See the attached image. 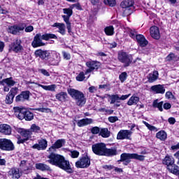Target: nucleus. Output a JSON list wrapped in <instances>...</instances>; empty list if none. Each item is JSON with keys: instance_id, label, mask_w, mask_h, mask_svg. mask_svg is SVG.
Masks as SVG:
<instances>
[{"instance_id": "nucleus-43", "label": "nucleus", "mask_w": 179, "mask_h": 179, "mask_svg": "<svg viewBox=\"0 0 179 179\" xmlns=\"http://www.w3.org/2000/svg\"><path fill=\"white\" fill-rule=\"evenodd\" d=\"M109 97L111 100L110 104H114L115 101L120 103V101H118V100H120V96H118V94L109 95Z\"/></svg>"}, {"instance_id": "nucleus-62", "label": "nucleus", "mask_w": 179, "mask_h": 179, "mask_svg": "<svg viewBox=\"0 0 179 179\" xmlns=\"http://www.w3.org/2000/svg\"><path fill=\"white\" fill-rule=\"evenodd\" d=\"M103 169L105 170H113V169H115V167L113 165H104Z\"/></svg>"}, {"instance_id": "nucleus-6", "label": "nucleus", "mask_w": 179, "mask_h": 179, "mask_svg": "<svg viewBox=\"0 0 179 179\" xmlns=\"http://www.w3.org/2000/svg\"><path fill=\"white\" fill-rule=\"evenodd\" d=\"M117 59L119 62L123 64L124 68L129 66V65L132 64V61H134L132 55H128V53L125 52H120L117 55Z\"/></svg>"}, {"instance_id": "nucleus-23", "label": "nucleus", "mask_w": 179, "mask_h": 179, "mask_svg": "<svg viewBox=\"0 0 179 179\" xmlns=\"http://www.w3.org/2000/svg\"><path fill=\"white\" fill-rule=\"evenodd\" d=\"M150 33L152 38H155V40H159V38H160V31H159V27L156 26L151 27Z\"/></svg>"}, {"instance_id": "nucleus-1", "label": "nucleus", "mask_w": 179, "mask_h": 179, "mask_svg": "<svg viewBox=\"0 0 179 179\" xmlns=\"http://www.w3.org/2000/svg\"><path fill=\"white\" fill-rule=\"evenodd\" d=\"M47 162L52 164V166H56V167H59L62 170H64L68 174H73V169L71 166V163L65 159V157L59 154H55L54 152H51L48 156Z\"/></svg>"}, {"instance_id": "nucleus-55", "label": "nucleus", "mask_w": 179, "mask_h": 179, "mask_svg": "<svg viewBox=\"0 0 179 179\" xmlns=\"http://www.w3.org/2000/svg\"><path fill=\"white\" fill-rule=\"evenodd\" d=\"M109 122H116V121H118V117L117 116H110L108 118Z\"/></svg>"}, {"instance_id": "nucleus-47", "label": "nucleus", "mask_w": 179, "mask_h": 179, "mask_svg": "<svg viewBox=\"0 0 179 179\" xmlns=\"http://www.w3.org/2000/svg\"><path fill=\"white\" fill-rule=\"evenodd\" d=\"M129 35L131 38H136V36H138V32L134 29H129Z\"/></svg>"}, {"instance_id": "nucleus-28", "label": "nucleus", "mask_w": 179, "mask_h": 179, "mask_svg": "<svg viewBox=\"0 0 179 179\" xmlns=\"http://www.w3.org/2000/svg\"><path fill=\"white\" fill-rule=\"evenodd\" d=\"M31 83L37 85V86H38L39 87H42V89H43L44 90H48L49 92H55V89H57V85L55 84H52L50 85H43L34 82H31Z\"/></svg>"}, {"instance_id": "nucleus-60", "label": "nucleus", "mask_w": 179, "mask_h": 179, "mask_svg": "<svg viewBox=\"0 0 179 179\" xmlns=\"http://www.w3.org/2000/svg\"><path fill=\"white\" fill-rule=\"evenodd\" d=\"M26 141H27V138H22L20 137H18L17 143L18 145H20V143H24V142H26Z\"/></svg>"}, {"instance_id": "nucleus-2", "label": "nucleus", "mask_w": 179, "mask_h": 179, "mask_svg": "<svg viewBox=\"0 0 179 179\" xmlns=\"http://www.w3.org/2000/svg\"><path fill=\"white\" fill-rule=\"evenodd\" d=\"M13 110L14 114L18 120H25V121H33L34 120V114L27 109L15 106Z\"/></svg>"}, {"instance_id": "nucleus-35", "label": "nucleus", "mask_w": 179, "mask_h": 179, "mask_svg": "<svg viewBox=\"0 0 179 179\" xmlns=\"http://www.w3.org/2000/svg\"><path fill=\"white\" fill-rule=\"evenodd\" d=\"M99 135L102 136V138H110V135H111V132L108 131L107 128L101 129Z\"/></svg>"}, {"instance_id": "nucleus-20", "label": "nucleus", "mask_w": 179, "mask_h": 179, "mask_svg": "<svg viewBox=\"0 0 179 179\" xmlns=\"http://www.w3.org/2000/svg\"><path fill=\"white\" fill-rule=\"evenodd\" d=\"M20 169L24 174H30L31 173V166H27V161L26 160L21 161Z\"/></svg>"}, {"instance_id": "nucleus-22", "label": "nucleus", "mask_w": 179, "mask_h": 179, "mask_svg": "<svg viewBox=\"0 0 179 179\" xmlns=\"http://www.w3.org/2000/svg\"><path fill=\"white\" fill-rule=\"evenodd\" d=\"M163 164L166 166L167 170L174 165V158L171 156L166 155L162 161Z\"/></svg>"}, {"instance_id": "nucleus-48", "label": "nucleus", "mask_w": 179, "mask_h": 179, "mask_svg": "<svg viewBox=\"0 0 179 179\" xmlns=\"http://www.w3.org/2000/svg\"><path fill=\"white\" fill-rule=\"evenodd\" d=\"M53 62L52 63V65H58L59 64V57H58V55L57 53H55L53 55Z\"/></svg>"}, {"instance_id": "nucleus-53", "label": "nucleus", "mask_w": 179, "mask_h": 179, "mask_svg": "<svg viewBox=\"0 0 179 179\" xmlns=\"http://www.w3.org/2000/svg\"><path fill=\"white\" fill-rule=\"evenodd\" d=\"M62 17L64 19V21L66 24V26L71 24V22H69V19L71 18V17L68 15H62Z\"/></svg>"}, {"instance_id": "nucleus-61", "label": "nucleus", "mask_w": 179, "mask_h": 179, "mask_svg": "<svg viewBox=\"0 0 179 179\" xmlns=\"http://www.w3.org/2000/svg\"><path fill=\"white\" fill-rule=\"evenodd\" d=\"M33 30H34V28L31 25L28 26L25 28L26 33H30V32L33 31Z\"/></svg>"}, {"instance_id": "nucleus-56", "label": "nucleus", "mask_w": 179, "mask_h": 179, "mask_svg": "<svg viewBox=\"0 0 179 179\" xmlns=\"http://www.w3.org/2000/svg\"><path fill=\"white\" fill-rule=\"evenodd\" d=\"M71 157H73V159H76V157H79V152L76 150L71 151Z\"/></svg>"}, {"instance_id": "nucleus-7", "label": "nucleus", "mask_w": 179, "mask_h": 179, "mask_svg": "<svg viewBox=\"0 0 179 179\" xmlns=\"http://www.w3.org/2000/svg\"><path fill=\"white\" fill-rule=\"evenodd\" d=\"M0 149L1 150L12 151L15 150V145L12 141L6 138H0Z\"/></svg>"}, {"instance_id": "nucleus-42", "label": "nucleus", "mask_w": 179, "mask_h": 179, "mask_svg": "<svg viewBox=\"0 0 179 179\" xmlns=\"http://www.w3.org/2000/svg\"><path fill=\"white\" fill-rule=\"evenodd\" d=\"M105 33L106 36H113V34H114V27H113V26L106 27Z\"/></svg>"}, {"instance_id": "nucleus-30", "label": "nucleus", "mask_w": 179, "mask_h": 179, "mask_svg": "<svg viewBox=\"0 0 179 179\" xmlns=\"http://www.w3.org/2000/svg\"><path fill=\"white\" fill-rule=\"evenodd\" d=\"M117 148H107V147H105V152L103 154V156H117Z\"/></svg>"}, {"instance_id": "nucleus-32", "label": "nucleus", "mask_w": 179, "mask_h": 179, "mask_svg": "<svg viewBox=\"0 0 179 179\" xmlns=\"http://www.w3.org/2000/svg\"><path fill=\"white\" fill-rule=\"evenodd\" d=\"M55 98L59 101H65L68 98V94L65 92H61L55 95Z\"/></svg>"}, {"instance_id": "nucleus-51", "label": "nucleus", "mask_w": 179, "mask_h": 179, "mask_svg": "<svg viewBox=\"0 0 179 179\" xmlns=\"http://www.w3.org/2000/svg\"><path fill=\"white\" fill-rule=\"evenodd\" d=\"M127 76L128 74L127 73V72H123L120 75L119 78L121 82H125V80H127Z\"/></svg>"}, {"instance_id": "nucleus-9", "label": "nucleus", "mask_w": 179, "mask_h": 179, "mask_svg": "<svg viewBox=\"0 0 179 179\" xmlns=\"http://www.w3.org/2000/svg\"><path fill=\"white\" fill-rule=\"evenodd\" d=\"M90 166V158L89 157H83L76 162L77 169H87Z\"/></svg>"}, {"instance_id": "nucleus-37", "label": "nucleus", "mask_w": 179, "mask_h": 179, "mask_svg": "<svg viewBox=\"0 0 179 179\" xmlns=\"http://www.w3.org/2000/svg\"><path fill=\"white\" fill-rule=\"evenodd\" d=\"M154 108H158L159 111H163V101L159 102V99H156L152 103Z\"/></svg>"}, {"instance_id": "nucleus-12", "label": "nucleus", "mask_w": 179, "mask_h": 179, "mask_svg": "<svg viewBox=\"0 0 179 179\" xmlns=\"http://www.w3.org/2000/svg\"><path fill=\"white\" fill-rule=\"evenodd\" d=\"M19 89L16 87H12L8 92V94L6 96V104H12L13 103V99H15V96L17 94V91Z\"/></svg>"}, {"instance_id": "nucleus-19", "label": "nucleus", "mask_w": 179, "mask_h": 179, "mask_svg": "<svg viewBox=\"0 0 179 179\" xmlns=\"http://www.w3.org/2000/svg\"><path fill=\"white\" fill-rule=\"evenodd\" d=\"M35 56L37 57L41 58V59H47L48 57H50V52L48 50H43L41 49L37 50L34 52Z\"/></svg>"}, {"instance_id": "nucleus-40", "label": "nucleus", "mask_w": 179, "mask_h": 179, "mask_svg": "<svg viewBox=\"0 0 179 179\" xmlns=\"http://www.w3.org/2000/svg\"><path fill=\"white\" fill-rule=\"evenodd\" d=\"M32 134H33V133H31L30 129L29 130H22L21 131L22 136H24V138H25V139H27V141H29V138L31 137Z\"/></svg>"}, {"instance_id": "nucleus-50", "label": "nucleus", "mask_w": 179, "mask_h": 179, "mask_svg": "<svg viewBox=\"0 0 179 179\" xmlns=\"http://www.w3.org/2000/svg\"><path fill=\"white\" fill-rule=\"evenodd\" d=\"M100 128L99 127H94L91 129V132L93 135H97V134H100Z\"/></svg>"}, {"instance_id": "nucleus-39", "label": "nucleus", "mask_w": 179, "mask_h": 179, "mask_svg": "<svg viewBox=\"0 0 179 179\" xmlns=\"http://www.w3.org/2000/svg\"><path fill=\"white\" fill-rule=\"evenodd\" d=\"M169 172L174 174L175 176H179V167L176 164H173L172 167L169 168Z\"/></svg>"}, {"instance_id": "nucleus-41", "label": "nucleus", "mask_w": 179, "mask_h": 179, "mask_svg": "<svg viewBox=\"0 0 179 179\" xmlns=\"http://www.w3.org/2000/svg\"><path fill=\"white\" fill-rule=\"evenodd\" d=\"M29 131L32 133V132H35L36 134H38V132H40L41 131V129L40 128V127H38V125H36V124H33L31 127Z\"/></svg>"}, {"instance_id": "nucleus-5", "label": "nucleus", "mask_w": 179, "mask_h": 179, "mask_svg": "<svg viewBox=\"0 0 179 179\" xmlns=\"http://www.w3.org/2000/svg\"><path fill=\"white\" fill-rule=\"evenodd\" d=\"M135 2L134 0H124L121 2L120 6L124 9L123 14L124 16H129L134 13L135 7L134 6Z\"/></svg>"}, {"instance_id": "nucleus-26", "label": "nucleus", "mask_w": 179, "mask_h": 179, "mask_svg": "<svg viewBox=\"0 0 179 179\" xmlns=\"http://www.w3.org/2000/svg\"><path fill=\"white\" fill-rule=\"evenodd\" d=\"M0 132L4 135H10L12 134V128L6 124H0Z\"/></svg>"}, {"instance_id": "nucleus-15", "label": "nucleus", "mask_w": 179, "mask_h": 179, "mask_svg": "<svg viewBox=\"0 0 179 179\" xmlns=\"http://www.w3.org/2000/svg\"><path fill=\"white\" fill-rule=\"evenodd\" d=\"M26 27L25 24H22L20 25H14L8 27V32L10 33V34H17V33H20V31H23L24 28Z\"/></svg>"}, {"instance_id": "nucleus-31", "label": "nucleus", "mask_w": 179, "mask_h": 179, "mask_svg": "<svg viewBox=\"0 0 179 179\" xmlns=\"http://www.w3.org/2000/svg\"><path fill=\"white\" fill-rule=\"evenodd\" d=\"M93 123V120L92 119H89V118H85L83 120H80L77 122L78 127H85L86 125H90V124Z\"/></svg>"}, {"instance_id": "nucleus-44", "label": "nucleus", "mask_w": 179, "mask_h": 179, "mask_svg": "<svg viewBox=\"0 0 179 179\" xmlns=\"http://www.w3.org/2000/svg\"><path fill=\"white\" fill-rule=\"evenodd\" d=\"M103 3L111 8H114L117 5V1L115 0H103Z\"/></svg>"}, {"instance_id": "nucleus-63", "label": "nucleus", "mask_w": 179, "mask_h": 179, "mask_svg": "<svg viewBox=\"0 0 179 179\" xmlns=\"http://www.w3.org/2000/svg\"><path fill=\"white\" fill-rule=\"evenodd\" d=\"M88 90L90 93H94V92H97V88L94 86H92L88 88Z\"/></svg>"}, {"instance_id": "nucleus-25", "label": "nucleus", "mask_w": 179, "mask_h": 179, "mask_svg": "<svg viewBox=\"0 0 179 179\" xmlns=\"http://www.w3.org/2000/svg\"><path fill=\"white\" fill-rule=\"evenodd\" d=\"M136 40L139 44L140 47H146L148 44V40H146L145 36L142 34L136 35Z\"/></svg>"}, {"instance_id": "nucleus-64", "label": "nucleus", "mask_w": 179, "mask_h": 179, "mask_svg": "<svg viewBox=\"0 0 179 179\" xmlns=\"http://www.w3.org/2000/svg\"><path fill=\"white\" fill-rule=\"evenodd\" d=\"M129 96H131V94L122 95L121 97L119 96V100H127Z\"/></svg>"}, {"instance_id": "nucleus-33", "label": "nucleus", "mask_w": 179, "mask_h": 179, "mask_svg": "<svg viewBox=\"0 0 179 179\" xmlns=\"http://www.w3.org/2000/svg\"><path fill=\"white\" fill-rule=\"evenodd\" d=\"M159 78V71H154L152 73H150L148 76V81L150 83H153V82L157 80Z\"/></svg>"}, {"instance_id": "nucleus-45", "label": "nucleus", "mask_w": 179, "mask_h": 179, "mask_svg": "<svg viewBox=\"0 0 179 179\" xmlns=\"http://www.w3.org/2000/svg\"><path fill=\"white\" fill-rule=\"evenodd\" d=\"M86 75V73H85L83 71L80 72L77 76H76V80L78 82H83L85 79H86V77L85 76Z\"/></svg>"}, {"instance_id": "nucleus-29", "label": "nucleus", "mask_w": 179, "mask_h": 179, "mask_svg": "<svg viewBox=\"0 0 179 179\" xmlns=\"http://www.w3.org/2000/svg\"><path fill=\"white\" fill-rule=\"evenodd\" d=\"M35 167L37 170H40L41 171H52L51 167L50 166L43 164V163H38L36 164Z\"/></svg>"}, {"instance_id": "nucleus-10", "label": "nucleus", "mask_w": 179, "mask_h": 179, "mask_svg": "<svg viewBox=\"0 0 179 179\" xmlns=\"http://www.w3.org/2000/svg\"><path fill=\"white\" fill-rule=\"evenodd\" d=\"M86 66H87V69L85 71V75H87V73H90L91 72H93V71L99 69L100 68V62L97 61H90L87 62L85 63Z\"/></svg>"}, {"instance_id": "nucleus-13", "label": "nucleus", "mask_w": 179, "mask_h": 179, "mask_svg": "<svg viewBox=\"0 0 179 179\" xmlns=\"http://www.w3.org/2000/svg\"><path fill=\"white\" fill-rule=\"evenodd\" d=\"M31 45L34 48L45 45V43H43V35H41V34H36V36L34 37Z\"/></svg>"}, {"instance_id": "nucleus-57", "label": "nucleus", "mask_w": 179, "mask_h": 179, "mask_svg": "<svg viewBox=\"0 0 179 179\" xmlns=\"http://www.w3.org/2000/svg\"><path fill=\"white\" fill-rule=\"evenodd\" d=\"M39 72H41V73H42V75H44V76H50V73L44 69H40Z\"/></svg>"}, {"instance_id": "nucleus-16", "label": "nucleus", "mask_w": 179, "mask_h": 179, "mask_svg": "<svg viewBox=\"0 0 179 179\" xmlns=\"http://www.w3.org/2000/svg\"><path fill=\"white\" fill-rule=\"evenodd\" d=\"M132 135V131L129 130H120L117 135V139L122 141L124 139H129L131 141V136Z\"/></svg>"}, {"instance_id": "nucleus-58", "label": "nucleus", "mask_w": 179, "mask_h": 179, "mask_svg": "<svg viewBox=\"0 0 179 179\" xmlns=\"http://www.w3.org/2000/svg\"><path fill=\"white\" fill-rule=\"evenodd\" d=\"M62 54L64 59H71V54L66 52H62Z\"/></svg>"}, {"instance_id": "nucleus-11", "label": "nucleus", "mask_w": 179, "mask_h": 179, "mask_svg": "<svg viewBox=\"0 0 179 179\" xmlns=\"http://www.w3.org/2000/svg\"><path fill=\"white\" fill-rule=\"evenodd\" d=\"M10 50L14 52H22L23 51V46L22 45V40L16 39L15 41L12 43L10 45Z\"/></svg>"}, {"instance_id": "nucleus-21", "label": "nucleus", "mask_w": 179, "mask_h": 179, "mask_svg": "<svg viewBox=\"0 0 179 179\" xmlns=\"http://www.w3.org/2000/svg\"><path fill=\"white\" fill-rule=\"evenodd\" d=\"M152 92L156 93L157 94H164L166 89L163 85H157L151 87Z\"/></svg>"}, {"instance_id": "nucleus-54", "label": "nucleus", "mask_w": 179, "mask_h": 179, "mask_svg": "<svg viewBox=\"0 0 179 179\" xmlns=\"http://www.w3.org/2000/svg\"><path fill=\"white\" fill-rule=\"evenodd\" d=\"M90 1L93 6H99V5L101 3V1L100 0H90Z\"/></svg>"}, {"instance_id": "nucleus-17", "label": "nucleus", "mask_w": 179, "mask_h": 179, "mask_svg": "<svg viewBox=\"0 0 179 179\" xmlns=\"http://www.w3.org/2000/svg\"><path fill=\"white\" fill-rule=\"evenodd\" d=\"M30 99V91H23L15 97L16 103H23Z\"/></svg>"}, {"instance_id": "nucleus-3", "label": "nucleus", "mask_w": 179, "mask_h": 179, "mask_svg": "<svg viewBox=\"0 0 179 179\" xmlns=\"http://www.w3.org/2000/svg\"><path fill=\"white\" fill-rule=\"evenodd\" d=\"M68 93L72 99L76 100V103L78 107H83L86 104V97H85L83 92L73 88H70L68 90Z\"/></svg>"}, {"instance_id": "nucleus-36", "label": "nucleus", "mask_w": 179, "mask_h": 179, "mask_svg": "<svg viewBox=\"0 0 179 179\" xmlns=\"http://www.w3.org/2000/svg\"><path fill=\"white\" fill-rule=\"evenodd\" d=\"M156 138L160 141H166L167 139V133L164 131H160L156 134Z\"/></svg>"}, {"instance_id": "nucleus-46", "label": "nucleus", "mask_w": 179, "mask_h": 179, "mask_svg": "<svg viewBox=\"0 0 179 179\" xmlns=\"http://www.w3.org/2000/svg\"><path fill=\"white\" fill-rule=\"evenodd\" d=\"M63 13L71 17L73 15V10L71 8H63Z\"/></svg>"}, {"instance_id": "nucleus-4", "label": "nucleus", "mask_w": 179, "mask_h": 179, "mask_svg": "<svg viewBox=\"0 0 179 179\" xmlns=\"http://www.w3.org/2000/svg\"><path fill=\"white\" fill-rule=\"evenodd\" d=\"M131 159L143 162V160H145V156L139 155L136 153H122L120 155V162H123L124 166H128V164L131 163Z\"/></svg>"}, {"instance_id": "nucleus-34", "label": "nucleus", "mask_w": 179, "mask_h": 179, "mask_svg": "<svg viewBox=\"0 0 179 179\" xmlns=\"http://www.w3.org/2000/svg\"><path fill=\"white\" fill-rule=\"evenodd\" d=\"M139 97L135 95H133L131 97L129 98V101H127V106H134L138 104L139 103Z\"/></svg>"}, {"instance_id": "nucleus-18", "label": "nucleus", "mask_w": 179, "mask_h": 179, "mask_svg": "<svg viewBox=\"0 0 179 179\" xmlns=\"http://www.w3.org/2000/svg\"><path fill=\"white\" fill-rule=\"evenodd\" d=\"M65 145V139H59L48 149V152H55V149H60Z\"/></svg>"}, {"instance_id": "nucleus-59", "label": "nucleus", "mask_w": 179, "mask_h": 179, "mask_svg": "<svg viewBox=\"0 0 179 179\" xmlns=\"http://www.w3.org/2000/svg\"><path fill=\"white\" fill-rule=\"evenodd\" d=\"M176 55L173 53H171L166 57V61H173Z\"/></svg>"}, {"instance_id": "nucleus-49", "label": "nucleus", "mask_w": 179, "mask_h": 179, "mask_svg": "<svg viewBox=\"0 0 179 179\" xmlns=\"http://www.w3.org/2000/svg\"><path fill=\"white\" fill-rule=\"evenodd\" d=\"M59 29V33H60V34H62V36H64L65 34V24L62 23L60 24V26L58 27Z\"/></svg>"}, {"instance_id": "nucleus-27", "label": "nucleus", "mask_w": 179, "mask_h": 179, "mask_svg": "<svg viewBox=\"0 0 179 179\" xmlns=\"http://www.w3.org/2000/svg\"><path fill=\"white\" fill-rule=\"evenodd\" d=\"M0 85H2V86H5V85H6L8 87H12V86H15V85H16V82L13 80L12 77H10L0 81Z\"/></svg>"}, {"instance_id": "nucleus-24", "label": "nucleus", "mask_w": 179, "mask_h": 179, "mask_svg": "<svg viewBox=\"0 0 179 179\" xmlns=\"http://www.w3.org/2000/svg\"><path fill=\"white\" fill-rule=\"evenodd\" d=\"M8 174L11 176V178L19 179L22 177V173H20V171L17 168H12L8 171Z\"/></svg>"}, {"instance_id": "nucleus-52", "label": "nucleus", "mask_w": 179, "mask_h": 179, "mask_svg": "<svg viewBox=\"0 0 179 179\" xmlns=\"http://www.w3.org/2000/svg\"><path fill=\"white\" fill-rule=\"evenodd\" d=\"M165 97L168 99H172L173 100H176V96H174L173 93L170 91L166 92Z\"/></svg>"}, {"instance_id": "nucleus-8", "label": "nucleus", "mask_w": 179, "mask_h": 179, "mask_svg": "<svg viewBox=\"0 0 179 179\" xmlns=\"http://www.w3.org/2000/svg\"><path fill=\"white\" fill-rule=\"evenodd\" d=\"M92 152L97 156H104L106 152V144L103 143H99L94 144L92 146Z\"/></svg>"}, {"instance_id": "nucleus-14", "label": "nucleus", "mask_w": 179, "mask_h": 179, "mask_svg": "<svg viewBox=\"0 0 179 179\" xmlns=\"http://www.w3.org/2000/svg\"><path fill=\"white\" fill-rule=\"evenodd\" d=\"M48 146V142L44 139L41 138L38 140V143L32 146V149H37V150H45Z\"/></svg>"}, {"instance_id": "nucleus-38", "label": "nucleus", "mask_w": 179, "mask_h": 179, "mask_svg": "<svg viewBox=\"0 0 179 179\" xmlns=\"http://www.w3.org/2000/svg\"><path fill=\"white\" fill-rule=\"evenodd\" d=\"M52 38L57 40L58 37L54 34H44L42 35V40H45V41H48V40H51Z\"/></svg>"}]
</instances>
